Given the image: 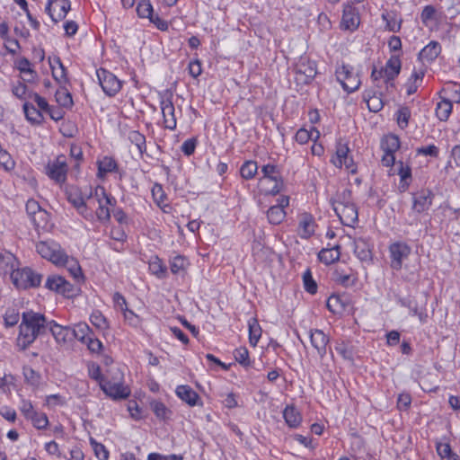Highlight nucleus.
Returning <instances> with one entry per match:
<instances>
[{"label":"nucleus","mask_w":460,"mask_h":460,"mask_svg":"<svg viewBox=\"0 0 460 460\" xmlns=\"http://www.w3.org/2000/svg\"><path fill=\"white\" fill-rule=\"evenodd\" d=\"M150 408L155 415L163 420L169 418L172 411L165 406V404L160 401L154 400L150 402Z\"/></svg>","instance_id":"de8ad7c7"},{"label":"nucleus","mask_w":460,"mask_h":460,"mask_svg":"<svg viewBox=\"0 0 460 460\" xmlns=\"http://www.w3.org/2000/svg\"><path fill=\"white\" fill-rule=\"evenodd\" d=\"M341 256V245L336 244L331 248H323L318 253V259L321 262L330 265L338 261Z\"/></svg>","instance_id":"bb28decb"},{"label":"nucleus","mask_w":460,"mask_h":460,"mask_svg":"<svg viewBox=\"0 0 460 460\" xmlns=\"http://www.w3.org/2000/svg\"><path fill=\"white\" fill-rule=\"evenodd\" d=\"M364 99L367 102L368 110L372 112H378L384 107V102L381 94L376 93L367 92L364 95Z\"/></svg>","instance_id":"58836bf2"},{"label":"nucleus","mask_w":460,"mask_h":460,"mask_svg":"<svg viewBox=\"0 0 460 460\" xmlns=\"http://www.w3.org/2000/svg\"><path fill=\"white\" fill-rule=\"evenodd\" d=\"M152 196L154 198L155 202L157 203L158 206L164 205V200L166 199V195L161 184L155 183L153 186Z\"/></svg>","instance_id":"69168bd1"},{"label":"nucleus","mask_w":460,"mask_h":460,"mask_svg":"<svg viewBox=\"0 0 460 460\" xmlns=\"http://www.w3.org/2000/svg\"><path fill=\"white\" fill-rule=\"evenodd\" d=\"M261 335V329L258 322L253 319L249 322V341L252 346H256Z\"/></svg>","instance_id":"8fccbe9b"},{"label":"nucleus","mask_w":460,"mask_h":460,"mask_svg":"<svg viewBox=\"0 0 460 460\" xmlns=\"http://www.w3.org/2000/svg\"><path fill=\"white\" fill-rule=\"evenodd\" d=\"M56 100L62 107L65 108H69L73 105L72 95L66 89L57 91Z\"/></svg>","instance_id":"603ef678"},{"label":"nucleus","mask_w":460,"mask_h":460,"mask_svg":"<svg viewBox=\"0 0 460 460\" xmlns=\"http://www.w3.org/2000/svg\"><path fill=\"white\" fill-rule=\"evenodd\" d=\"M30 420L37 429H45L49 425V419L45 413L36 412Z\"/></svg>","instance_id":"680f3d73"},{"label":"nucleus","mask_w":460,"mask_h":460,"mask_svg":"<svg viewBox=\"0 0 460 460\" xmlns=\"http://www.w3.org/2000/svg\"><path fill=\"white\" fill-rule=\"evenodd\" d=\"M426 302L425 301L422 305H420L418 306H414L413 308L409 309L410 314L413 316H418L420 322L421 323H426L428 322V312L426 308Z\"/></svg>","instance_id":"4d7b16f0"},{"label":"nucleus","mask_w":460,"mask_h":460,"mask_svg":"<svg viewBox=\"0 0 460 460\" xmlns=\"http://www.w3.org/2000/svg\"><path fill=\"white\" fill-rule=\"evenodd\" d=\"M442 47L438 41L431 40L419 53V59L423 63H432L439 56Z\"/></svg>","instance_id":"4be33fe9"},{"label":"nucleus","mask_w":460,"mask_h":460,"mask_svg":"<svg viewBox=\"0 0 460 460\" xmlns=\"http://www.w3.org/2000/svg\"><path fill=\"white\" fill-rule=\"evenodd\" d=\"M234 357L235 360L243 367H247L251 366L249 351L245 347L235 349L234 351Z\"/></svg>","instance_id":"3c124183"},{"label":"nucleus","mask_w":460,"mask_h":460,"mask_svg":"<svg viewBox=\"0 0 460 460\" xmlns=\"http://www.w3.org/2000/svg\"><path fill=\"white\" fill-rule=\"evenodd\" d=\"M382 20L385 22V30L393 32H399L402 28V20L398 18L395 11H385L381 14Z\"/></svg>","instance_id":"393cba45"},{"label":"nucleus","mask_w":460,"mask_h":460,"mask_svg":"<svg viewBox=\"0 0 460 460\" xmlns=\"http://www.w3.org/2000/svg\"><path fill=\"white\" fill-rule=\"evenodd\" d=\"M119 376L101 381L100 388L110 398L114 401H121L128 399L131 394V390L128 385H124L123 375L119 374Z\"/></svg>","instance_id":"20e7f679"},{"label":"nucleus","mask_w":460,"mask_h":460,"mask_svg":"<svg viewBox=\"0 0 460 460\" xmlns=\"http://www.w3.org/2000/svg\"><path fill=\"white\" fill-rule=\"evenodd\" d=\"M23 375L26 382L33 386H38L40 383V375L31 367H24Z\"/></svg>","instance_id":"6e6d98bb"},{"label":"nucleus","mask_w":460,"mask_h":460,"mask_svg":"<svg viewBox=\"0 0 460 460\" xmlns=\"http://www.w3.org/2000/svg\"><path fill=\"white\" fill-rule=\"evenodd\" d=\"M30 219L36 230L48 229L50 222V215L47 210L42 208Z\"/></svg>","instance_id":"4c0bfd02"},{"label":"nucleus","mask_w":460,"mask_h":460,"mask_svg":"<svg viewBox=\"0 0 460 460\" xmlns=\"http://www.w3.org/2000/svg\"><path fill=\"white\" fill-rule=\"evenodd\" d=\"M297 79L303 84H310L317 74L316 63L307 58H301L296 66Z\"/></svg>","instance_id":"4468645a"},{"label":"nucleus","mask_w":460,"mask_h":460,"mask_svg":"<svg viewBox=\"0 0 460 460\" xmlns=\"http://www.w3.org/2000/svg\"><path fill=\"white\" fill-rule=\"evenodd\" d=\"M349 305V299L345 296L332 295L328 300L326 306L333 314H341L346 310Z\"/></svg>","instance_id":"a878e982"},{"label":"nucleus","mask_w":460,"mask_h":460,"mask_svg":"<svg viewBox=\"0 0 460 460\" xmlns=\"http://www.w3.org/2000/svg\"><path fill=\"white\" fill-rule=\"evenodd\" d=\"M125 321L132 327H138L141 324V318L136 314L132 310L125 307L122 313Z\"/></svg>","instance_id":"0e129e2a"},{"label":"nucleus","mask_w":460,"mask_h":460,"mask_svg":"<svg viewBox=\"0 0 460 460\" xmlns=\"http://www.w3.org/2000/svg\"><path fill=\"white\" fill-rule=\"evenodd\" d=\"M128 139L131 144L137 146L140 155L146 152V141L145 135L137 130H130L128 134Z\"/></svg>","instance_id":"c03bdc74"},{"label":"nucleus","mask_w":460,"mask_h":460,"mask_svg":"<svg viewBox=\"0 0 460 460\" xmlns=\"http://www.w3.org/2000/svg\"><path fill=\"white\" fill-rule=\"evenodd\" d=\"M171 272L174 275L186 273L187 269L190 265V261L183 255H176L169 261Z\"/></svg>","instance_id":"c756f323"},{"label":"nucleus","mask_w":460,"mask_h":460,"mask_svg":"<svg viewBox=\"0 0 460 460\" xmlns=\"http://www.w3.org/2000/svg\"><path fill=\"white\" fill-rule=\"evenodd\" d=\"M45 288L66 297L74 296L75 291L74 285L59 275L49 276Z\"/></svg>","instance_id":"9b49d317"},{"label":"nucleus","mask_w":460,"mask_h":460,"mask_svg":"<svg viewBox=\"0 0 460 460\" xmlns=\"http://www.w3.org/2000/svg\"><path fill=\"white\" fill-rule=\"evenodd\" d=\"M416 154L418 155H424V156H430L433 158H438L439 155V148L435 145L420 146L416 149Z\"/></svg>","instance_id":"13d9d810"},{"label":"nucleus","mask_w":460,"mask_h":460,"mask_svg":"<svg viewBox=\"0 0 460 460\" xmlns=\"http://www.w3.org/2000/svg\"><path fill=\"white\" fill-rule=\"evenodd\" d=\"M49 65L52 70V75L58 83H66V69L63 65L60 58L55 57L53 60L49 61Z\"/></svg>","instance_id":"72a5a7b5"},{"label":"nucleus","mask_w":460,"mask_h":460,"mask_svg":"<svg viewBox=\"0 0 460 460\" xmlns=\"http://www.w3.org/2000/svg\"><path fill=\"white\" fill-rule=\"evenodd\" d=\"M335 75L337 81L348 93H354L361 84L358 75L354 73L353 67L349 65H342L338 67Z\"/></svg>","instance_id":"423d86ee"},{"label":"nucleus","mask_w":460,"mask_h":460,"mask_svg":"<svg viewBox=\"0 0 460 460\" xmlns=\"http://www.w3.org/2000/svg\"><path fill=\"white\" fill-rule=\"evenodd\" d=\"M70 9L69 0H49L45 7L46 13L55 23L64 20Z\"/></svg>","instance_id":"f8f14e48"},{"label":"nucleus","mask_w":460,"mask_h":460,"mask_svg":"<svg viewBox=\"0 0 460 460\" xmlns=\"http://www.w3.org/2000/svg\"><path fill=\"white\" fill-rule=\"evenodd\" d=\"M341 24L345 30L355 31L359 25V15L351 4H343Z\"/></svg>","instance_id":"f3484780"},{"label":"nucleus","mask_w":460,"mask_h":460,"mask_svg":"<svg viewBox=\"0 0 460 460\" xmlns=\"http://www.w3.org/2000/svg\"><path fill=\"white\" fill-rule=\"evenodd\" d=\"M11 279L16 288L27 290L39 288L42 281V275L30 267H15L11 273Z\"/></svg>","instance_id":"f03ea898"},{"label":"nucleus","mask_w":460,"mask_h":460,"mask_svg":"<svg viewBox=\"0 0 460 460\" xmlns=\"http://www.w3.org/2000/svg\"><path fill=\"white\" fill-rule=\"evenodd\" d=\"M349 148L347 143H343L341 140L336 144V156L331 159V163L337 168H341L343 165V160L348 159Z\"/></svg>","instance_id":"c9c22d12"},{"label":"nucleus","mask_w":460,"mask_h":460,"mask_svg":"<svg viewBox=\"0 0 460 460\" xmlns=\"http://www.w3.org/2000/svg\"><path fill=\"white\" fill-rule=\"evenodd\" d=\"M46 316L33 311L23 312L22 323L19 326L18 345L26 349L38 336L44 334L48 330Z\"/></svg>","instance_id":"f257e3e1"},{"label":"nucleus","mask_w":460,"mask_h":460,"mask_svg":"<svg viewBox=\"0 0 460 460\" xmlns=\"http://www.w3.org/2000/svg\"><path fill=\"white\" fill-rule=\"evenodd\" d=\"M396 165L398 167L397 174L400 176L398 188L401 192H404L408 190L412 180L411 168L402 161L397 162Z\"/></svg>","instance_id":"b1692460"},{"label":"nucleus","mask_w":460,"mask_h":460,"mask_svg":"<svg viewBox=\"0 0 460 460\" xmlns=\"http://www.w3.org/2000/svg\"><path fill=\"white\" fill-rule=\"evenodd\" d=\"M303 283L305 290L311 294L314 295L317 292V284L315 280L313 279L312 272L310 269H307L303 274Z\"/></svg>","instance_id":"09e8293b"},{"label":"nucleus","mask_w":460,"mask_h":460,"mask_svg":"<svg viewBox=\"0 0 460 460\" xmlns=\"http://www.w3.org/2000/svg\"><path fill=\"white\" fill-rule=\"evenodd\" d=\"M390 266L394 270H400L404 260L408 259L411 252V247L404 242L392 243L389 247Z\"/></svg>","instance_id":"1a4fd4ad"},{"label":"nucleus","mask_w":460,"mask_h":460,"mask_svg":"<svg viewBox=\"0 0 460 460\" xmlns=\"http://www.w3.org/2000/svg\"><path fill=\"white\" fill-rule=\"evenodd\" d=\"M20 411L27 420L32 418L37 412L34 410L31 402L25 399H22L21 402Z\"/></svg>","instance_id":"774afa93"},{"label":"nucleus","mask_w":460,"mask_h":460,"mask_svg":"<svg viewBox=\"0 0 460 460\" xmlns=\"http://www.w3.org/2000/svg\"><path fill=\"white\" fill-rule=\"evenodd\" d=\"M84 344L87 346V349L92 353H100L103 349L102 342L95 336L94 333L92 334V336L89 337Z\"/></svg>","instance_id":"bf43d9fd"},{"label":"nucleus","mask_w":460,"mask_h":460,"mask_svg":"<svg viewBox=\"0 0 460 460\" xmlns=\"http://www.w3.org/2000/svg\"><path fill=\"white\" fill-rule=\"evenodd\" d=\"M333 210L343 226L352 227L358 221V208L355 204H333Z\"/></svg>","instance_id":"ddd939ff"},{"label":"nucleus","mask_w":460,"mask_h":460,"mask_svg":"<svg viewBox=\"0 0 460 460\" xmlns=\"http://www.w3.org/2000/svg\"><path fill=\"white\" fill-rule=\"evenodd\" d=\"M99 207L95 211L97 219L102 223L109 222L111 219V211L103 203V200L98 202Z\"/></svg>","instance_id":"052dcab7"},{"label":"nucleus","mask_w":460,"mask_h":460,"mask_svg":"<svg viewBox=\"0 0 460 460\" xmlns=\"http://www.w3.org/2000/svg\"><path fill=\"white\" fill-rule=\"evenodd\" d=\"M87 199H84L82 192L79 190L71 191L67 194V200L76 209L80 208Z\"/></svg>","instance_id":"e2e57ef3"},{"label":"nucleus","mask_w":460,"mask_h":460,"mask_svg":"<svg viewBox=\"0 0 460 460\" xmlns=\"http://www.w3.org/2000/svg\"><path fill=\"white\" fill-rule=\"evenodd\" d=\"M48 330L58 343H66L72 341L71 327L69 326H62L51 320L48 323Z\"/></svg>","instance_id":"412c9836"},{"label":"nucleus","mask_w":460,"mask_h":460,"mask_svg":"<svg viewBox=\"0 0 460 460\" xmlns=\"http://www.w3.org/2000/svg\"><path fill=\"white\" fill-rule=\"evenodd\" d=\"M262 177L261 178V181H269L274 182L272 188H270L267 193L272 196H275L285 190L284 180L281 176L280 170L277 165L274 164H265L261 167Z\"/></svg>","instance_id":"6e6552de"},{"label":"nucleus","mask_w":460,"mask_h":460,"mask_svg":"<svg viewBox=\"0 0 460 460\" xmlns=\"http://www.w3.org/2000/svg\"><path fill=\"white\" fill-rule=\"evenodd\" d=\"M91 444L93 445L94 454L99 460H107L109 458V451L106 447L96 441L91 439Z\"/></svg>","instance_id":"338daca9"},{"label":"nucleus","mask_w":460,"mask_h":460,"mask_svg":"<svg viewBox=\"0 0 460 460\" xmlns=\"http://www.w3.org/2000/svg\"><path fill=\"white\" fill-rule=\"evenodd\" d=\"M71 334L72 341L75 339L84 344L93 334V332L87 323H79L71 328Z\"/></svg>","instance_id":"7c9ffc66"},{"label":"nucleus","mask_w":460,"mask_h":460,"mask_svg":"<svg viewBox=\"0 0 460 460\" xmlns=\"http://www.w3.org/2000/svg\"><path fill=\"white\" fill-rule=\"evenodd\" d=\"M434 194L429 190H421L412 194V210L420 214L428 211L432 205Z\"/></svg>","instance_id":"2eb2a0df"},{"label":"nucleus","mask_w":460,"mask_h":460,"mask_svg":"<svg viewBox=\"0 0 460 460\" xmlns=\"http://www.w3.org/2000/svg\"><path fill=\"white\" fill-rule=\"evenodd\" d=\"M172 98L173 93L170 90L160 93V108L164 118V128L170 130H174L177 125Z\"/></svg>","instance_id":"0eeeda50"},{"label":"nucleus","mask_w":460,"mask_h":460,"mask_svg":"<svg viewBox=\"0 0 460 460\" xmlns=\"http://www.w3.org/2000/svg\"><path fill=\"white\" fill-rule=\"evenodd\" d=\"M402 62L399 56H391L386 61L383 71L385 73V82L388 86H394V80L398 76L401 72Z\"/></svg>","instance_id":"a211bd4d"},{"label":"nucleus","mask_w":460,"mask_h":460,"mask_svg":"<svg viewBox=\"0 0 460 460\" xmlns=\"http://www.w3.org/2000/svg\"><path fill=\"white\" fill-rule=\"evenodd\" d=\"M148 268L151 274L155 275L159 279H164L168 277L167 267L158 256L151 258Z\"/></svg>","instance_id":"c85d7f7f"},{"label":"nucleus","mask_w":460,"mask_h":460,"mask_svg":"<svg viewBox=\"0 0 460 460\" xmlns=\"http://www.w3.org/2000/svg\"><path fill=\"white\" fill-rule=\"evenodd\" d=\"M18 266L19 261L12 252L5 250L0 251V275L11 274Z\"/></svg>","instance_id":"5701e85b"},{"label":"nucleus","mask_w":460,"mask_h":460,"mask_svg":"<svg viewBox=\"0 0 460 460\" xmlns=\"http://www.w3.org/2000/svg\"><path fill=\"white\" fill-rule=\"evenodd\" d=\"M453 104L450 100L443 99L438 102L436 116L440 121H447L452 112Z\"/></svg>","instance_id":"a19ab883"},{"label":"nucleus","mask_w":460,"mask_h":460,"mask_svg":"<svg viewBox=\"0 0 460 460\" xmlns=\"http://www.w3.org/2000/svg\"><path fill=\"white\" fill-rule=\"evenodd\" d=\"M309 338L312 346L317 351L320 358H323L327 354V345L330 342L329 337L319 329H311L309 331Z\"/></svg>","instance_id":"dca6fc26"},{"label":"nucleus","mask_w":460,"mask_h":460,"mask_svg":"<svg viewBox=\"0 0 460 460\" xmlns=\"http://www.w3.org/2000/svg\"><path fill=\"white\" fill-rule=\"evenodd\" d=\"M175 394L181 401L185 402L191 407L203 405V402L199 395L190 385H178L176 387Z\"/></svg>","instance_id":"6ab92c4d"},{"label":"nucleus","mask_w":460,"mask_h":460,"mask_svg":"<svg viewBox=\"0 0 460 460\" xmlns=\"http://www.w3.org/2000/svg\"><path fill=\"white\" fill-rule=\"evenodd\" d=\"M315 220L309 213H303L299 217L298 234L302 239H309L315 232Z\"/></svg>","instance_id":"aec40b11"},{"label":"nucleus","mask_w":460,"mask_h":460,"mask_svg":"<svg viewBox=\"0 0 460 460\" xmlns=\"http://www.w3.org/2000/svg\"><path fill=\"white\" fill-rule=\"evenodd\" d=\"M283 418L289 428L296 429L302 422V416L294 405H287L283 411Z\"/></svg>","instance_id":"cd10ccee"},{"label":"nucleus","mask_w":460,"mask_h":460,"mask_svg":"<svg viewBox=\"0 0 460 460\" xmlns=\"http://www.w3.org/2000/svg\"><path fill=\"white\" fill-rule=\"evenodd\" d=\"M153 5L150 0H141L137 6V15L141 18H149L153 14Z\"/></svg>","instance_id":"864d4df0"},{"label":"nucleus","mask_w":460,"mask_h":460,"mask_svg":"<svg viewBox=\"0 0 460 460\" xmlns=\"http://www.w3.org/2000/svg\"><path fill=\"white\" fill-rule=\"evenodd\" d=\"M400 138L396 135H388L381 142L384 153L394 154L400 148Z\"/></svg>","instance_id":"79ce46f5"},{"label":"nucleus","mask_w":460,"mask_h":460,"mask_svg":"<svg viewBox=\"0 0 460 460\" xmlns=\"http://www.w3.org/2000/svg\"><path fill=\"white\" fill-rule=\"evenodd\" d=\"M354 253L361 261H370L372 260L369 244L362 238L355 241Z\"/></svg>","instance_id":"473e14b6"},{"label":"nucleus","mask_w":460,"mask_h":460,"mask_svg":"<svg viewBox=\"0 0 460 460\" xmlns=\"http://www.w3.org/2000/svg\"><path fill=\"white\" fill-rule=\"evenodd\" d=\"M16 67L22 74L27 75V77L23 78L26 82H32L37 76V73L31 68V62L26 58H21L18 59L16 62Z\"/></svg>","instance_id":"ea45409f"},{"label":"nucleus","mask_w":460,"mask_h":460,"mask_svg":"<svg viewBox=\"0 0 460 460\" xmlns=\"http://www.w3.org/2000/svg\"><path fill=\"white\" fill-rule=\"evenodd\" d=\"M286 217V211L279 207L271 206L267 211V218L270 224L279 225Z\"/></svg>","instance_id":"49530a36"},{"label":"nucleus","mask_w":460,"mask_h":460,"mask_svg":"<svg viewBox=\"0 0 460 460\" xmlns=\"http://www.w3.org/2000/svg\"><path fill=\"white\" fill-rule=\"evenodd\" d=\"M97 77L102 91L110 97L115 96L121 89V82L110 71L100 68Z\"/></svg>","instance_id":"9d476101"},{"label":"nucleus","mask_w":460,"mask_h":460,"mask_svg":"<svg viewBox=\"0 0 460 460\" xmlns=\"http://www.w3.org/2000/svg\"><path fill=\"white\" fill-rule=\"evenodd\" d=\"M25 118L28 121L34 125H40L43 121V115L40 110L34 105L25 102L22 106Z\"/></svg>","instance_id":"f704fd0d"},{"label":"nucleus","mask_w":460,"mask_h":460,"mask_svg":"<svg viewBox=\"0 0 460 460\" xmlns=\"http://www.w3.org/2000/svg\"><path fill=\"white\" fill-rule=\"evenodd\" d=\"M90 321L93 325L100 330H105L109 328L106 318L100 311L93 312L90 315Z\"/></svg>","instance_id":"5fc2aeb1"},{"label":"nucleus","mask_w":460,"mask_h":460,"mask_svg":"<svg viewBox=\"0 0 460 460\" xmlns=\"http://www.w3.org/2000/svg\"><path fill=\"white\" fill-rule=\"evenodd\" d=\"M411 116V111L408 106H400L394 114L398 127L401 129H405L409 126V121Z\"/></svg>","instance_id":"37998d69"},{"label":"nucleus","mask_w":460,"mask_h":460,"mask_svg":"<svg viewBox=\"0 0 460 460\" xmlns=\"http://www.w3.org/2000/svg\"><path fill=\"white\" fill-rule=\"evenodd\" d=\"M320 137V132L313 128L312 130H307L304 128H299L295 136L296 141L300 145L306 144L309 140H316Z\"/></svg>","instance_id":"e433bc0d"},{"label":"nucleus","mask_w":460,"mask_h":460,"mask_svg":"<svg viewBox=\"0 0 460 460\" xmlns=\"http://www.w3.org/2000/svg\"><path fill=\"white\" fill-rule=\"evenodd\" d=\"M98 164V177L110 172H117L119 171L118 163L111 156H104L102 160L97 162Z\"/></svg>","instance_id":"2f4dec72"},{"label":"nucleus","mask_w":460,"mask_h":460,"mask_svg":"<svg viewBox=\"0 0 460 460\" xmlns=\"http://www.w3.org/2000/svg\"><path fill=\"white\" fill-rule=\"evenodd\" d=\"M68 165L64 155H58L45 165V174L55 183L62 185L67 179Z\"/></svg>","instance_id":"39448f33"},{"label":"nucleus","mask_w":460,"mask_h":460,"mask_svg":"<svg viewBox=\"0 0 460 460\" xmlns=\"http://www.w3.org/2000/svg\"><path fill=\"white\" fill-rule=\"evenodd\" d=\"M258 172V164L253 160L245 161L240 167L241 177L246 181L255 177Z\"/></svg>","instance_id":"a18cd8bd"},{"label":"nucleus","mask_w":460,"mask_h":460,"mask_svg":"<svg viewBox=\"0 0 460 460\" xmlns=\"http://www.w3.org/2000/svg\"><path fill=\"white\" fill-rule=\"evenodd\" d=\"M37 252L44 259H47L56 265L69 264L67 254L61 249L60 245L54 241H41L36 244Z\"/></svg>","instance_id":"7ed1b4c3"}]
</instances>
